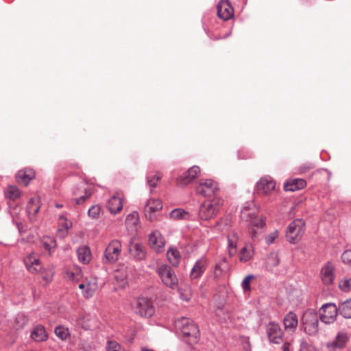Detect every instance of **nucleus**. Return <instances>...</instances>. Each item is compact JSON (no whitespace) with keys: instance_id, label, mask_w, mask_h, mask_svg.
<instances>
[{"instance_id":"393cba45","label":"nucleus","mask_w":351,"mask_h":351,"mask_svg":"<svg viewBox=\"0 0 351 351\" xmlns=\"http://www.w3.org/2000/svg\"><path fill=\"white\" fill-rule=\"evenodd\" d=\"M322 280L326 285H331L334 280V266L327 263L321 270Z\"/></svg>"},{"instance_id":"5fc2aeb1","label":"nucleus","mask_w":351,"mask_h":351,"mask_svg":"<svg viewBox=\"0 0 351 351\" xmlns=\"http://www.w3.org/2000/svg\"><path fill=\"white\" fill-rule=\"evenodd\" d=\"M42 243L44 248L49 252L56 247V242L53 240H50L49 243L43 241Z\"/></svg>"},{"instance_id":"2f4dec72","label":"nucleus","mask_w":351,"mask_h":351,"mask_svg":"<svg viewBox=\"0 0 351 351\" xmlns=\"http://www.w3.org/2000/svg\"><path fill=\"white\" fill-rule=\"evenodd\" d=\"M280 258L278 254L271 252L267 257L265 261V267L269 271H273L274 269L279 265Z\"/></svg>"},{"instance_id":"1a4fd4ad","label":"nucleus","mask_w":351,"mask_h":351,"mask_svg":"<svg viewBox=\"0 0 351 351\" xmlns=\"http://www.w3.org/2000/svg\"><path fill=\"white\" fill-rule=\"evenodd\" d=\"M134 311L141 317H150L154 315L155 308L152 302L147 298H138L134 303Z\"/></svg>"},{"instance_id":"f8f14e48","label":"nucleus","mask_w":351,"mask_h":351,"mask_svg":"<svg viewBox=\"0 0 351 351\" xmlns=\"http://www.w3.org/2000/svg\"><path fill=\"white\" fill-rule=\"evenodd\" d=\"M266 332L271 343L280 344L283 342V332L278 323L269 322L266 326Z\"/></svg>"},{"instance_id":"a19ab883","label":"nucleus","mask_w":351,"mask_h":351,"mask_svg":"<svg viewBox=\"0 0 351 351\" xmlns=\"http://www.w3.org/2000/svg\"><path fill=\"white\" fill-rule=\"evenodd\" d=\"M161 177L162 176L159 173L154 175L149 173L147 176V182L152 189L155 188L158 182L161 179Z\"/></svg>"},{"instance_id":"9b49d317","label":"nucleus","mask_w":351,"mask_h":351,"mask_svg":"<svg viewBox=\"0 0 351 351\" xmlns=\"http://www.w3.org/2000/svg\"><path fill=\"white\" fill-rule=\"evenodd\" d=\"M265 221L263 218L254 217L250 220L249 234L253 242L256 243L260 240V236L265 230Z\"/></svg>"},{"instance_id":"a211bd4d","label":"nucleus","mask_w":351,"mask_h":351,"mask_svg":"<svg viewBox=\"0 0 351 351\" xmlns=\"http://www.w3.org/2000/svg\"><path fill=\"white\" fill-rule=\"evenodd\" d=\"M149 245L152 249L158 253L163 251L165 242L159 231H154L149 234Z\"/></svg>"},{"instance_id":"a878e982","label":"nucleus","mask_w":351,"mask_h":351,"mask_svg":"<svg viewBox=\"0 0 351 351\" xmlns=\"http://www.w3.org/2000/svg\"><path fill=\"white\" fill-rule=\"evenodd\" d=\"M35 176V173L32 169H25L19 171L16 174V180L19 183L27 186L30 180Z\"/></svg>"},{"instance_id":"f3484780","label":"nucleus","mask_w":351,"mask_h":351,"mask_svg":"<svg viewBox=\"0 0 351 351\" xmlns=\"http://www.w3.org/2000/svg\"><path fill=\"white\" fill-rule=\"evenodd\" d=\"M199 173L200 168L196 165L193 166L182 176H180L177 178V184L180 186L187 185L196 178Z\"/></svg>"},{"instance_id":"c85d7f7f","label":"nucleus","mask_w":351,"mask_h":351,"mask_svg":"<svg viewBox=\"0 0 351 351\" xmlns=\"http://www.w3.org/2000/svg\"><path fill=\"white\" fill-rule=\"evenodd\" d=\"M254 256V249L252 244L247 243L241 250L239 253V260L242 263H246L250 261Z\"/></svg>"},{"instance_id":"423d86ee","label":"nucleus","mask_w":351,"mask_h":351,"mask_svg":"<svg viewBox=\"0 0 351 351\" xmlns=\"http://www.w3.org/2000/svg\"><path fill=\"white\" fill-rule=\"evenodd\" d=\"M121 243L118 239L112 240L106 247L102 261L106 264H112L117 261L121 252Z\"/></svg>"},{"instance_id":"5701e85b","label":"nucleus","mask_w":351,"mask_h":351,"mask_svg":"<svg viewBox=\"0 0 351 351\" xmlns=\"http://www.w3.org/2000/svg\"><path fill=\"white\" fill-rule=\"evenodd\" d=\"M207 266V260L204 257L198 259L193 265L191 273L190 278L191 279L199 278L204 273Z\"/></svg>"},{"instance_id":"aec40b11","label":"nucleus","mask_w":351,"mask_h":351,"mask_svg":"<svg viewBox=\"0 0 351 351\" xmlns=\"http://www.w3.org/2000/svg\"><path fill=\"white\" fill-rule=\"evenodd\" d=\"M64 278L73 282H79L82 278L81 268L75 265L66 267L64 269Z\"/></svg>"},{"instance_id":"58836bf2","label":"nucleus","mask_w":351,"mask_h":351,"mask_svg":"<svg viewBox=\"0 0 351 351\" xmlns=\"http://www.w3.org/2000/svg\"><path fill=\"white\" fill-rule=\"evenodd\" d=\"M169 215L173 219H186L189 213L181 208H176L170 213Z\"/></svg>"},{"instance_id":"4d7b16f0","label":"nucleus","mask_w":351,"mask_h":351,"mask_svg":"<svg viewBox=\"0 0 351 351\" xmlns=\"http://www.w3.org/2000/svg\"><path fill=\"white\" fill-rule=\"evenodd\" d=\"M313 167L311 164L305 165L300 167V171L302 173L306 172L307 170L312 169Z\"/></svg>"},{"instance_id":"37998d69","label":"nucleus","mask_w":351,"mask_h":351,"mask_svg":"<svg viewBox=\"0 0 351 351\" xmlns=\"http://www.w3.org/2000/svg\"><path fill=\"white\" fill-rule=\"evenodd\" d=\"M226 268V260L223 258L218 264L216 265L215 268V276L219 277L221 275L223 271Z\"/></svg>"},{"instance_id":"cd10ccee","label":"nucleus","mask_w":351,"mask_h":351,"mask_svg":"<svg viewBox=\"0 0 351 351\" xmlns=\"http://www.w3.org/2000/svg\"><path fill=\"white\" fill-rule=\"evenodd\" d=\"M239 236L235 232H230L228 236V248L230 256H233L237 252V245Z\"/></svg>"},{"instance_id":"b1692460","label":"nucleus","mask_w":351,"mask_h":351,"mask_svg":"<svg viewBox=\"0 0 351 351\" xmlns=\"http://www.w3.org/2000/svg\"><path fill=\"white\" fill-rule=\"evenodd\" d=\"M108 208L112 214H117L123 209V202L121 194L117 193L108 202Z\"/></svg>"},{"instance_id":"f704fd0d","label":"nucleus","mask_w":351,"mask_h":351,"mask_svg":"<svg viewBox=\"0 0 351 351\" xmlns=\"http://www.w3.org/2000/svg\"><path fill=\"white\" fill-rule=\"evenodd\" d=\"M167 256L169 261L173 266L178 265L180 258V254L177 249L170 247L167 252Z\"/></svg>"},{"instance_id":"72a5a7b5","label":"nucleus","mask_w":351,"mask_h":351,"mask_svg":"<svg viewBox=\"0 0 351 351\" xmlns=\"http://www.w3.org/2000/svg\"><path fill=\"white\" fill-rule=\"evenodd\" d=\"M138 222L139 217L138 213L137 212H133L129 214L125 219V223L128 228L132 231L136 230Z\"/></svg>"},{"instance_id":"7ed1b4c3","label":"nucleus","mask_w":351,"mask_h":351,"mask_svg":"<svg viewBox=\"0 0 351 351\" xmlns=\"http://www.w3.org/2000/svg\"><path fill=\"white\" fill-rule=\"evenodd\" d=\"M319 317L317 314L313 311H306L304 313L302 323L306 334L313 336L318 333Z\"/></svg>"},{"instance_id":"0e129e2a","label":"nucleus","mask_w":351,"mask_h":351,"mask_svg":"<svg viewBox=\"0 0 351 351\" xmlns=\"http://www.w3.org/2000/svg\"><path fill=\"white\" fill-rule=\"evenodd\" d=\"M73 194H74L75 195H77V191H74Z\"/></svg>"},{"instance_id":"a18cd8bd","label":"nucleus","mask_w":351,"mask_h":351,"mask_svg":"<svg viewBox=\"0 0 351 351\" xmlns=\"http://www.w3.org/2000/svg\"><path fill=\"white\" fill-rule=\"evenodd\" d=\"M101 213V206L99 205L92 206L88 210V215L93 219H97Z\"/></svg>"},{"instance_id":"dca6fc26","label":"nucleus","mask_w":351,"mask_h":351,"mask_svg":"<svg viewBox=\"0 0 351 351\" xmlns=\"http://www.w3.org/2000/svg\"><path fill=\"white\" fill-rule=\"evenodd\" d=\"M276 182L268 176L261 178L256 183V191L259 194L268 195L275 189Z\"/></svg>"},{"instance_id":"7c9ffc66","label":"nucleus","mask_w":351,"mask_h":351,"mask_svg":"<svg viewBox=\"0 0 351 351\" xmlns=\"http://www.w3.org/2000/svg\"><path fill=\"white\" fill-rule=\"evenodd\" d=\"M31 337L36 341H43L47 339V335L45 328L41 325L34 327L31 333Z\"/></svg>"},{"instance_id":"f257e3e1","label":"nucleus","mask_w":351,"mask_h":351,"mask_svg":"<svg viewBox=\"0 0 351 351\" xmlns=\"http://www.w3.org/2000/svg\"><path fill=\"white\" fill-rule=\"evenodd\" d=\"M175 328L177 332L181 335L183 341L192 345L198 342L199 331L194 322L187 317L177 318L174 322Z\"/></svg>"},{"instance_id":"c756f323","label":"nucleus","mask_w":351,"mask_h":351,"mask_svg":"<svg viewBox=\"0 0 351 351\" xmlns=\"http://www.w3.org/2000/svg\"><path fill=\"white\" fill-rule=\"evenodd\" d=\"M77 258L80 262L87 264L91 259V254L88 247L82 246L77 250Z\"/></svg>"},{"instance_id":"20e7f679","label":"nucleus","mask_w":351,"mask_h":351,"mask_svg":"<svg viewBox=\"0 0 351 351\" xmlns=\"http://www.w3.org/2000/svg\"><path fill=\"white\" fill-rule=\"evenodd\" d=\"M157 273L162 283L169 288L176 289L178 286V279L174 270L167 265H162L158 267Z\"/></svg>"},{"instance_id":"79ce46f5","label":"nucleus","mask_w":351,"mask_h":351,"mask_svg":"<svg viewBox=\"0 0 351 351\" xmlns=\"http://www.w3.org/2000/svg\"><path fill=\"white\" fill-rule=\"evenodd\" d=\"M54 273V270L51 267L45 269L42 271V278L46 282L47 284H48L52 280Z\"/></svg>"},{"instance_id":"603ef678","label":"nucleus","mask_w":351,"mask_h":351,"mask_svg":"<svg viewBox=\"0 0 351 351\" xmlns=\"http://www.w3.org/2000/svg\"><path fill=\"white\" fill-rule=\"evenodd\" d=\"M341 260L345 264L351 265V250H346L341 254Z\"/></svg>"},{"instance_id":"4be33fe9","label":"nucleus","mask_w":351,"mask_h":351,"mask_svg":"<svg viewBox=\"0 0 351 351\" xmlns=\"http://www.w3.org/2000/svg\"><path fill=\"white\" fill-rule=\"evenodd\" d=\"M283 325L285 330L289 332H294L298 325V319L297 315L293 311H290L285 315L283 318Z\"/></svg>"},{"instance_id":"4468645a","label":"nucleus","mask_w":351,"mask_h":351,"mask_svg":"<svg viewBox=\"0 0 351 351\" xmlns=\"http://www.w3.org/2000/svg\"><path fill=\"white\" fill-rule=\"evenodd\" d=\"M162 208V202L159 199H149L147 201L145 206V217L150 221L156 219V213Z\"/></svg>"},{"instance_id":"6ab92c4d","label":"nucleus","mask_w":351,"mask_h":351,"mask_svg":"<svg viewBox=\"0 0 351 351\" xmlns=\"http://www.w3.org/2000/svg\"><path fill=\"white\" fill-rule=\"evenodd\" d=\"M217 11L218 16L227 21L233 16V8L229 0H221L217 6Z\"/></svg>"},{"instance_id":"f03ea898","label":"nucleus","mask_w":351,"mask_h":351,"mask_svg":"<svg viewBox=\"0 0 351 351\" xmlns=\"http://www.w3.org/2000/svg\"><path fill=\"white\" fill-rule=\"evenodd\" d=\"M222 206V200L215 197L204 201L199 206L198 216L201 220L208 221L214 218Z\"/></svg>"},{"instance_id":"9d476101","label":"nucleus","mask_w":351,"mask_h":351,"mask_svg":"<svg viewBox=\"0 0 351 351\" xmlns=\"http://www.w3.org/2000/svg\"><path fill=\"white\" fill-rule=\"evenodd\" d=\"M319 313L320 320L326 324H330L336 320L339 307L334 303H326L322 306Z\"/></svg>"},{"instance_id":"ddd939ff","label":"nucleus","mask_w":351,"mask_h":351,"mask_svg":"<svg viewBox=\"0 0 351 351\" xmlns=\"http://www.w3.org/2000/svg\"><path fill=\"white\" fill-rule=\"evenodd\" d=\"M97 279L95 277L86 278L79 285V289L85 298H90L97 290Z\"/></svg>"},{"instance_id":"864d4df0","label":"nucleus","mask_w":351,"mask_h":351,"mask_svg":"<svg viewBox=\"0 0 351 351\" xmlns=\"http://www.w3.org/2000/svg\"><path fill=\"white\" fill-rule=\"evenodd\" d=\"M278 237V230H274V232H271L267 237L265 238L266 243L267 244H271L274 243V241L276 240V239Z\"/></svg>"},{"instance_id":"c03bdc74","label":"nucleus","mask_w":351,"mask_h":351,"mask_svg":"<svg viewBox=\"0 0 351 351\" xmlns=\"http://www.w3.org/2000/svg\"><path fill=\"white\" fill-rule=\"evenodd\" d=\"M339 288L345 292L351 291V278H345L339 281Z\"/></svg>"},{"instance_id":"412c9836","label":"nucleus","mask_w":351,"mask_h":351,"mask_svg":"<svg viewBox=\"0 0 351 351\" xmlns=\"http://www.w3.org/2000/svg\"><path fill=\"white\" fill-rule=\"evenodd\" d=\"M24 263L29 271L38 273L41 270V264L39 258L34 253H31L24 258Z\"/></svg>"},{"instance_id":"bb28decb","label":"nucleus","mask_w":351,"mask_h":351,"mask_svg":"<svg viewBox=\"0 0 351 351\" xmlns=\"http://www.w3.org/2000/svg\"><path fill=\"white\" fill-rule=\"evenodd\" d=\"M306 186V181L303 179H294L284 184L286 191H295L303 189Z\"/></svg>"},{"instance_id":"680f3d73","label":"nucleus","mask_w":351,"mask_h":351,"mask_svg":"<svg viewBox=\"0 0 351 351\" xmlns=\"http://www.w3.org/2000/svg\"><path fill=\"white\" fill-rule=\"evenodd\" d=\"M56 206L57 208H62V204H57L56 205Z\"/></svg>"},{"instance_id":"6e6d98bb","label":"nucleus","mask_w":351,"mask_h":351,"mask_svg":"<svg viewBox=\"0 0 351 351\" xmlns=\"http://www.w3.org/2000/svg\"><path fill=\"white\" fill-rule=\"evenodd\" d=\"M282 343H284L282 346V351H292L291 345L289 342L283 341Z\"/></svg>"},{"instance_id":"e433bc0d","label":"nucleus","mask_w":351,"mask_h":351,"mask_svg":"<svg viewBox=\"0 0 351 351\" xmlns=\"http://www.w3.org/2000/svg\"><path fill=\"white\" fill-rule=\"evenodd\" d=\"M54 332L62 341L66 340L71 335L69 328L62 325L57 326L55 328Z\"/></svg>"},{"instance_id":"8fccbe9b","label":"nucleus","mask_w":351,"mask_h":351,"mask_svg":"<svg viewBox=\"0 0 351 351\" xmlns=\"http://www.w3.org/2000/svg\"><path fill=\"white\" fill-rule=\"evenodd\" d=\"M71 322L78 327L86 329V326L84 324V317L82 316H78L75 319L74 317H71Z\"/></svg>"},{"instance_id":"2eb2a0df","label":"nucleus","mask_w":351,"mask_h":351,"mask_svg":"<svg viewBox=\"0 0 351 351\" xmlns=\"http://www.w3.org/2000/svg\"><path fill=\"white\" fill-rule=\"evenodd\" d=\"M128 252L130 256L136 261H142L147 256L145 247L141 243H135L132 239L128 244Z\"/></svg>"},{"instance_id":"de8ad7c7","label":"nucleus","mask_w":351,"mask_h":351,"mask_svg":"<svg viewBox=\"0 0 351 351\" xmlns=\"http://www.w3.org/2000/svg\"><path fill=\"white\" fill-rule=\"evenodd\" d=\"M300 351H317V350L313 345L308 343L305 340H302L300 343Z\"/></svg>"},{"instance_id":"3c124183","label":"nucleus","mask_w":351,"mask_h":351,"mask_svg":"<svg viewBox=\"0 0 351 351\" xmlns=\"http://www.w3.org/2000/svg\"><path fill=\"white\" fill-rule=\"evenodd\" d=\"M107 351H123L121 346L116 341H109L108 342Z\"/></svg>"},{"instance_id":"ea45409f","label":"nucleus","mask_w":351,"mask_h":351,"mask_svg":"<svg viewBox=\"0 0 351 351\" xmlns=\"http://www.w3.org/2000/svg\"><path fill=\"white\" fill-rule=\"evenodd\" d=\"M60 228L58 229V234L60 237H65L68 234L69 230L72 227V222L65 219V221L59 222Z\"/></svg>"},{"instance_id":"bf43d9fd","label":"nucleus","mask_w":351,"mask_h":351,"mask_svg":"<svg viewBox=\"0 0 351 351\" xmlns=\"http://www.w3.org/2000/svg\"><path fill=\"white\" fill-rule=\"evenodd\" d=\"M65 219H67L64 215H60V217H59V222H62V221H65Z\"/></svg>"},{"instance_id":"c9c22d12","label":"nucleus","mask_w":351,"mask_h":351,"mask_svg":"<svg viewBox=\"0 0 351 351\" xmlns=\"http://www.w3.org/2000/svg\"><path fill=\"white\" fill-rule=\"evenodd\" d=\"M40 209V206L36 203V200L34 198H31L27 204V212L30 216V219L32 220L36 216Z\"/></svg>"},{"instance_id":"473e14b6","label":"nucleus","mask_w":351,"mask_h":351,"mask_svg":"<svg viewBox=\"0 0 351 351\" xmlns=\"http://www.w3.org/2000/svg\"><path fill=\"white\" fill-rule=\"evenodd\" d=\"M339 313L346 319H351V298L339 304Z\"/></svg>"},{"instance_id":"49530a36","label":"nucleus","mask_w":351,"mask_h":351,"mask_svg":"<svg viewBox=\"0 0 351 351\" xmlns=\"http://www.w3.org/2000/svg\"><path fill=\"white\" fill-rule=\"evenodd\" d=\"M91 189L89 188L84 189V194L80 197L75 198V201L77 204H83L88 198H89L91 195Z\"/></svg>"},{"instance_id":"39448f33","label":"nucleus","mask_w":351,"mask_h":351,"mask_svg":"<svg viewBox=\"0 0 351 351\" xmlns=\"http://www.w3.org/2000/svg\"><path fill=\"white\" fill-rule=\"evenodd\" d=\"M305 223L301 219H298L290 223L287 232L286 237L291 243H298L302 237L304 232Z\"/></svg>"},{"instance_id":"4c0bfd02","label":"nucleus","mask_w":351,"mask_h":351,"mask_svg":"<svg viewBox=\"0 0 351 351\" xmlns=\"http://www.w3.org/2000/svg\"><path fill=\"white\" fill-rule=\"evenodd\" d=\"M5 197L11 200H15L21 195L19 189L15 186H8L5 191Z\"/></svg>"},{"instance_id":"052dcab7","label":"nucleus","mask_w":351,"mask_h":351,"mask_svg":"<svg viewBox=\"0 0 351 351\" xmlns=\"http://www.w3.org/2000/svg\"><path fill=\"white\" fill-rule=\"evenodd\" d=\"M141 351H154V350H152V349L147 348H142Z\"/></svg>"},{"instance_id":"6e6552de","label":"nucleus","mask_w":351,"mask_h":351,"mask_svg":"<svg viewBox=\"0 0 351 351\" xmlns=\"http://www.w3.org/2000/svg\"><path fill=\"white\" fill-rule=\"evenodd\" d=\"M196 193L203 197L215 195L219 191L218 184L210 179H201L195 188Z\"/></svg>"},{"instance_id":"e2e57ef3","label":"nucleus","mask_w":351,"mask_h":351,"mask_svg":"<svg viewBox=\"0 0 351 351\" xmlns=\"http://www.w3.org/2000/svg\"><path fill=\"white\" fill-rule=\"evenodd\" d=\"M245 208H243V210H242V215H244L245 214Z\"/></svg>"},{"instance_id":"09e8293b","label":"nucleus","mask_w":351,"mask_h":351,"mask_svg":"<svg viewBox=\"0 0 351 351\" xmlns=\"http://www.w3.org/2000/svg\"><path fill=\"white\" fill-rule=\"evenodd\" d=\"M254 278V275H247L242 281V288L244 291H248L250 289V280Z\"/></svg>"},{"instance_id":"0eeeda50","label":"nucleus","mask_w":351,"mask_h":351,"mask_svg":"<svg viewBox=\"0 0 351 351\" xmlns=\"http://www.w3.org/2000/svg\"><path fill=\"white\" fill-rule=\"evenodd\" d=\"M350 341V336L346 330L338 331L335 337L326 343L328 351H341L343 350Z\"/></svg>"},{"instance_id":"13d9d810","label":"nucleus","mask_w":351,"mask_h":351,"mask_svg":"<svg viewBox=\"0 0 351 351\" xmlns=\"http://www.w3.org/2000/svg\"><path fill=\"white\" fill-rule=\"evenodd\" d=\"M19 319H21L23 321V323L21 324V326L25 325L27 321V318L23 315H19L18 317H16L17 322H19Z\"/></svg>"}]
</instances>
